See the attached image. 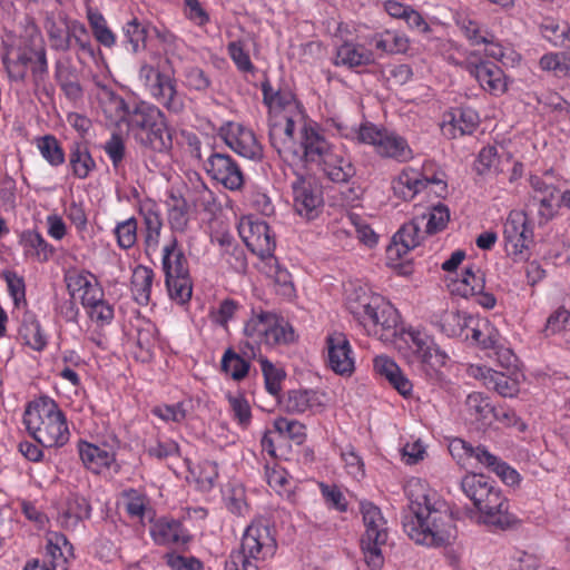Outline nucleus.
I'll return each instance as SVG.
<instances>
[{
	"mask_svg": "<svg viewBox=\"0 0 570 570\" xmlns=\"http://www.w3.org/2000/svg\"><path fill=\"white\" fill-rule=\"evenodd\" d=\"M394 195L404 199H412L417 193L426 188V180H422L414 170H403L392 185Z\"/></svg>",
	"mask_w": 570,
	"mask_h": 570,
	"instance_id": "bb28decb",
	"label": "nucleus"
},
{
	"mask_svg": "<svg viewBox=\"0 0 570 570\" xmlns=\"http://www.w3.org/2000/svg\"><path fill=\"white\" fill-rule=\"evenodd\" d=\"M463 493L473 502L482 521L495 529L507 530L519 523L509 512V503L495 482L481 473H469L461 480Z\"/></svg>",
	"mask_w": 570,
	"mask_h": 570,
	"instance_id": "f03ea898",
	"label": "nucleus"
},
{
	"mask_svg": "<svg viewBox=\"0 0 570 570\" xmlns=\"http://www.w3.org/2000/svg\"><path fill=\"white\" fill-rule=\"evenodd\" d=\"M229 405L234 412L235 419L243 426L250 422L252 413L248 402L243 396H228Z\"/></svg>",
	"mask_w": 570,
	"mask_h": 570,
	"instance_id": "0e129e2a",
	"label": "nucleus"
},
{
	"mask_svg": "<svg viewBox=\"0 0 570 570\" xmlns=\"http://www.w3.org/2000/svg\"><path fill=\"white\" fill-rule=\"evenodd\" d=\"M274 428L281 435L287 434L297 444H301L305 439L304 425L297 421L278 417L274 422Z\"/></svg>",
	"mask_w": 570,
	"mask_h": 570,
	"instance_id": "4d7b16f0",
	"label": "nucleus"
},
{
	"mask_svg": "<svg viewBox=\"0 0 570 570\" xmlns=\"http://www.w3.org/2000/svg\"><path fill=\"white\" fill-rule=\"evenodd\" d=\"M20 244L28 249H36V254L40 257L41 253L46 252L48 245L42 236L35 230H26L20 235Z\"/></svg>",
	"mask_w": 570,
	"mask_h": 570,
	"instance_id": "774afa93",
	"label": "nucleus"
},
{
	"mask_svg": "<svg viewBox=\"0 0 570 570\" xmlns=\"http://www.w3.org/2000/svg\"><path fill=\"white\" fill-rule=\"evenodd\" d=\"M91 507L86 498L72 495L67 501V509L61 515V523L67 529H76L80 521L89 519Z\"/></svg>",
	"mask_w": 570,
	"mask_h": 570,
	"instance_id": "cd10ccee",
	"label": "nucleus"
},
{
	"mask_svg": "<svg viewBox=\"0 0 570 570\" xmlns=\"http://www.w3.org/2000/svg\"><path fill=\"white\" fill-rule=\"evenodd\" d=\"M292 183L294 208L299 216L312 219L323 205V194L320 186L311 176L296 173Z\"/></svg>",
	"mask_w": 570,
	"mask_h": 570,
	"instance_id": "6e6552de",
	"label": "nucleus"
},
{
	"mask_svg": "<svg viewBox=\"0 0 570 570\" xmlns=\"http://www.w3.org/2000/svg\"><path fill=\"white\" fill-rule=\"evenodd\" d=\"M139 79L144 81L155 97L163 99L164 106L169 111L178 114L184 109V101L176 90L175 80L168 75L144 63L139 69Z\"/></svg>",
	"mask_w": 570,
	"mask_h": 570,
	"instance_id": "0eeeda50",
	"label": "nucleus"
},
{
	"mask_svg": "<svg viewBox=\"0 0 570 570\" xmlns=\"http://www.w3.org/2000/svg\"><path fill=\"white\" fill-rule=\"evenodd\" d=\"M316 401V392L311 390H292L284 402L287 413L301 414L311 409Z\"/></svg>",
	"mask_w": 570,
	"mask_h": 570,
	"instance_id": "ea45409f",
	"label": "nucleus"
},
{
	"mask_svg": "<svg viewBox=\"0 0 570 570\" xmlns=\"http://www.w3.org/2000/svg\"><path fill=\"white\" fill-rule=\"evenodd\" d=\"M272 320V313L262 312L259 315L253 316L244 327V334L248 338L244 343L242 352L246 357H255L256 345L265 342L268 323Z\"/></svg>",
	"mask_w": 570,
	"mask_h": 570,
	"instance_id": "dca6fc26",
	"label": "nucleus"
},
{
	"mask_svg": "<svg viewBox=\"0 0 570 570\" xmlns=\"http://www.w3.org/2000/svg\"><path fill=\"white\" fill-rule=\"evenodd\" d=\"M468 70L484 90L495 95L505 90L507 85L502 79L503 72L497 65L481 61L480 63H470Z\"/></svg>",
	"mask_w": 570,
	"mask_h": 570,
	"instance_id": "2eb2a0df",
	"label": "nucleus"
},
{
	"mask_svg": "<svg viewBox=\"0 0 570 570\" xmlns=\"http://www.w3.org/2000/svg\"><path fill=\"white\" fill-rule=\"evenodd\" d=\"M79 455L87 469L100 473L102 468H110L115 463V454L97 445L80 442Z\"/></svg>",
	"mask_w": 570,
	"mask_h": 570,
	"instance_id": "4be33fe9",
	"label": "nucleus"
},
{
	"mask_svg": "<svg viewBox=\"0 0 570 570\" xmlns=\"http://www.w3.org/2000/svg\"><path fill=\"white\" fill-rule=\"evenodd\" d=\"M419 217L421 225L426 219L424 233L426 235H434L446 227L450 220V210L446 205L439 203Z\"/></svg>",
	"mask_w": 570,
	"mask_h": 570,
	"instance_id": "473e14b6",
	"label": "nucleus"
},
{
	"mask_svg": "<svg viewBox=\"0 0 570 570\" xmlns=\"http://www.w3.org/2000/svg\"><path fill=\"white\" fill-rule=\"evenodd\" d=\"M320 166L324 174L334 183H347L355 174V167L350 160L333 153Z\"/></svg>",
	"mask_w": 570,
	"mask_h": 570,
	"instance_id": "a878e982",
	"label": "nucleus"
},
{
	"mask_svg": "<svg viewBox=\"0 0 570 570\" xmlns=\"http://www.w3.org/2000/svg\"><path fill=\"white\" fill-rule=\"evenodd\" d=\"M489 384H492L493 389L504 397H512L519 391L517 381L499 372H494L490 375Z\"/></svg>",
	"mask_w": 570,
	"mask_h": 570,
	"instance_id": "052dcab7",
	"label": "nucleus"
},
{
	"mask_svg": "<svg viewBox=\"0 0 570 570\" xmlns=\"http://www.w3.org/2000/svg\"><path fill=\"white\" fill-rule=\"evenodd\" d=\"M262 91H263V101L269 108H273V107L285 108L294 99L293 94L288 90H282V89L274 90V88L272 87L268 79H266L262 83Z\"/></svg>",
	"mask_w": 570,
	"mask_h": 570,
	"instance_id": "09e8293b",
	"label": "nucleus"
},
{
	"mask_svg": "<svg viewBox=\"0 0 570 570\" xmlns=\"http://www.w3.org/2000/svg\"><path fill=\"white\" fill-rule=\"evenodd\" d=\"M480 450L487 449L484 446L473 448L470 443L465 442L462 439H454L449 445V451L452 454V456L459 459H462L463 456L475 458L478 462H480Z\"/></svg>",
	"mask_w": 570,
	"mask_h": 570,
	"instance_id": "69168bd1",
	"label": "nucleus"
},
{
	"mask_svg": "<svg viewBox=\"0 0 570 570\" xmlns=\"http://www.w3.org/2000/svg\"><path fill=\"white\" fill-rule=\"evenodd\" d=\"M150 532L158 544H185L189 540L177 520L160 519L154 523Z\"/></svg>",
	"mask_w": 570,
	"mask_h": 570,
	"instance_id": "aec40b11",
	"label": "nucleus"
},
{
	"mask_svg": "<svg viewBox=\"0 0 570 570\" xmlns=\"http://www.w3.org/2000/svg\"><path fill=\"white\" fill-rule=\"evenodd\" d=\"M465 406L470 415L474 416L476 421H480L483 425H491V414L494 411V406L491 405L489 399L482 393L473 392L469 394L465 400Z\"/></svg>",
	"mask_w": 570,
	"mask_h": 570,
	"instance_id": "f704fd0d",
	"label": "nucleus"
},
{
	"mask_svg": "<svg viewBox=\"0 0 570 570\" xmlns=\"http://www.w3.org/2000/svg\"><path fill=\"white\" fill-rule=\"evenodd\" d=\"M230 130L224 136L227 146L239 156L249 160H261L263 148L254 132L242 125H230Z\"/></svg>",
	"mask_w": 570,
	"mask_h": 570,
	"instance_id": "ddd939ff",
	"label": "nucleus"
},
{
	"mask_svg": "<svg viewBox=\"0 0 570 570\" xmlns=\"http://www.w3.org/2000/svg\"><path fill=\"white\" fill-rule=\"evenodd\" d=\"M104 150L110 158L114 169L117 170L126 156V146L122 137L118 134H112L105 144Z\"/></svg>",
	"mask_w": 570,
	"mask_h": 570,
	"instance_id": "6e6d98bb",
	"label": "nucleus"
},
{
	"mask_svg": "<svg viewBox=\"0 0 570 570\" xmlns=\"http://www.w3.org/2000/svg\"><path fill=\"white\" fill-rule=\"evenodd\" d=\"M499 164L500 158L498 156L497 148L493 146H487L480 150L478 158L474 161V170L478 175H485L492 168L497 173H501L503 169L498 167Z\"/></svg>",
	"mask_w": 570,
	"mask_h": 570,
	"instance_id": "3c124183",
	"label": "nucleus"
},
{
	"mask_svg": "<svg viewBox=\"0 0 570 570\" xmlns=\"http://www.w3.org/2000/svg\"><path fill=\"white\" fill-rule=\"evenodd\" d=\"M147 27L138 19L127 21L119 36V45L125 51L136 55L146 48Z\"/></svg>",
	"mask_w": 570,
	"mask_h": 570,
	"instance_id": "a211bd4d",
	"label": "nucleus"
},
{
	"mask_svg": "<svg viewBox=\"0 0 570 570\" xmlns=\"http://www.w3.org/2000/svg\"><path fill=\"white\" fill-rule=\"evenodd\" d=\"M240 235L247 248L261 258L273 257L276 247L275 235L267 223L263 220L252 222L240 227Z\"/></svg>",
	"mask_w": 570,
	"mask_h": 570,
	"instance_id": "9d476101",
	"label": "nucleus"
},
{
	"mask_svg": "<svg viewBox=\"0 0 570 570\" xmlns=\"http://www.w3.org/2000/svg\"><path fill=\"white\" fill-rule=\"evenodd\" d=\"M450 124L461 135L472 134L479 125V115L471 108H456L451 114Z\"/></svg>",
	"mask_w": 570,
	"mask_h": 570,
	"instance_id": "49530a36",
	"label": "nucleus"
},
{
	"mask_svg": "<svg viewBox=\"0 0 570 570\" xmlns=\"http://www.w3.org/2000/svg\"><path fill=\"white\" fill-rule=\"evenodd\" d=\"M88 21L96 40L104 47L110 48L117 43V37L107 26V21L99 11L88 10Z\"/></svg>",
	"mask_w": 570,
	"mask_h": 570,
	"instance_id": "58836bf2",
	"label": "nucleus"
},
{
	"mask_svg": "<svg viewBox=\"0 0 570 570\" xmlns=\"http://www.w3.org/2000/svg\"><path fill=\"white\" fill-rule=\"evenodd\" d=\"M328 366L340 375H351L354 372L352 350L346 335L334 332L326 337Z\"/></svg>",
	"mask_w": 570,
	"mask_h": 570,
	"instance_id": "f8f14e48",
	"label": "nucleus"
},
{
	"mask_svg": "<svg viewBox=\"0 0 570 570\" xmlns=\"http://www.w3.org/2000/svg\"><path fill=\"white\" fill-rule=\"evenodd\" d=\"M249 366V361L234 352V350L225 351L222 358V371L230 375L234 381H242L246 377Z\"/></svg>",
	"mask_w": 570,
	"mask_h": 570,
	"instance_id": "4c0bfd02",
	"label": "nucleus"
},
{
	"mask_svg": "<svg viewBox=\"0 0 570 570\" xmlns=\"http://www.w3.org/2000/svg\"><path fill=\"white\" fill-rule=\"evenodd\" d=\"M363 313L367 316L375 326H381L382 331L387 332L381 336L395 335V327L399 323V315L396 309L391 305L374 306L372 303L363 305Z\"/></svg>",
	"mask_w": 570,
	"mask_h": 570,
	"instance_id": "412c9836",
	"label": "nucleus"
},
{
	"mask_svg": "<svg viewBox=\"0 0 570 570\" xmlns=\"http://www.w3.org/2000/svg\"><path fill=\"white\" fill-rule=\"evenodd\" d=\"M29 434L42 446H62L69 440L67 420L57 403L47 397L30 402L23 414Z\"/></svg>",
	"mask_w": 570,
	"mask_h": 570,
	"instance_id": "20e7f679",
	"label": "nucleus"
},
{
	"mask_svg": "<svg viewBox=\"0 0 570 570\" xmlns=\"http://www.w3.org/2000/svg\"><path fill=\"white\" fill-rule=\"evenodd\" d=\"M69 164L75 177L85 179L96 168L87 145L83 141H73L70 147Z\"/></svg>",
	"mask_w": 570,
	"mask_h": 570,
	"instance_id": "5701e85b",
	"label": "nucleus"
},
{
	"mask_svg": "<svg viewBox=\"0 0 570 570\" xmlns=\"http://www.w3.org/2000/svg\"><path fill=\"white\" fill-rule=\"evenodd\" d=\"M166 286L171 299L179 304L188 302L191 297V281L188 276L166 277Z\"/></svg>",
	"mask_w": 570,
	"mask_h": 570,
	"instance_id": "de8ad7c7",
	"label": "nucleus"
},
{
	"mask_svg": "<svg viewBox=\"0 0 570 570\" xmlns=\"http://www.w3.org/2000/svg\"><path fill=\"white\" fill-rule=\"evenodd\" d=\"M118 108L124 111L122 120L129 129L137 130L136 139L140 145L158 153L171 148V134L159 108L146 102L136 104L130 108L124 99L119 100Z\"/></svg>",
	"mask_w": 570,
	"mask_h": 570,
	"instance_id": "7ed1b4c3",
	"label": "nucleus"
},
{
	"mask_svg": "<svg viewBox=\"0 0 570 570\" xmlns=\"http://www.w3.org/2000/svg\"><path fill=\"white\" fill-rule=\"evenodd\" d=\"M377 153L384 157H391L399 160L411 158V149L405 139L394 135L384 134L381 144H379Z\"/></svg>",
	"mask_w": 570,
	"mask_h": 570,
	"instance_id": "e433bc0d",
	"label": "nucleus"
},
{
	"mask_svg": "<svg viewBox=\"0 0 570 570\" xmlns=\"http://www.w3.org/2000/svg\"><path fill=\"white\" fill-rule=\"evenodd\" d=\"M2 277L4 278L8 287V292L13 299L16 307L26 305V284L22 276L18 275L13 271H3Z\"/></svg>",
	"mask_w": 570,
	"mask_h": 570,
	"instance_id": "8fccbe9b",
	"label": "nucleus"
},
{
	"mask_svg": "<svg viewBox=\"0 0 570 570\" xmlns=\"http://www.w3.org/2000/svg\"><path fill=\"white\" fill-rule=\"evenodd\" d=\"M451 293L468 298L484 289V274L472 267H466L461 278L454 279L449 285Z\"/></svg>",
	"mask_w": 570,
	"mask_h": 570,
	"instance_id": "b1692460",
	"label": "nucleus"
},
{
	"mask_svg": "<svg viewBox=\"0 0 570 570\" xmlns=\"http://www.w3.org/2000/svg\"><path fill=\"white\" fill-rule=\"evenodd\" d=\"M276 539L267 523L255 521L249 524L242 538L240 548L233 551L226 561V570H258L254 561L274 556Z\"/></svg>",
	"mask_w": 570,
	"mask_h": 570,
	"instance_id": "39448f33",
	"label": "nucleus"
},
{
	"mask_svg": "<svg viewBox=\"0 0 570 570\" xmlns=\"http://www.w3.org/2000/svg\"><path fill=\"white\" fill-rule=\"evenodd\" d=\"M163 269L165 277L169 278L189 275L187 258L181 250L177 249L175 238L164 248Z\"/></svg>",
	"mask_w": 570,
	"mask_h": 570,
	"instance_id": "393cba45",
	"label": "nucleus"
},
{
	"mask_svg": "<svg viewBox=\"0 0 570 570\" xmlns=\"http://www.w3.org/2000/svg\"><path fill=\"white\" fill-rule=\"evenodd\" d=\"M405 494L409 500L403 515V528L419 544L442 547L456 538V527L443 503H432L426 487L419 479L407 482Z\"/></svg>",
	"mask_w": 570,
	"mask_h": 570,
	"instance_id": "f257e3e1",
	"label": "nucleus"
},
{
	"mask_svg": "<svg viewBox=\"0 0 570 570\" xmlns=\"http://www.w3.org/2000/svg\"><path fill=\"white\" fill-rule=\"evenodd\" d=\"M154 281V272L146 266H137L131 276V292L135 301L140 305H147L150 299V291Z\"/></svg>",
	"mask_w": 570,
	"mask_h": 570,
	"instance_id": "c85d7f7f",
	"label": "nucleus"
},
{
	"mask_svg": "<svg viewBox=\"0 0 570 570\" xmlns=\"http://www.w3.org/2000/svg\"><path fill=\"white\" fill-rule=\"evenodd\" d=\"M272 258L275 262L273 278L277 287L276 291L285 297H292L294 295L295 288L292 282L291 274L285 268H282L279 266L276 258Z\"/></svg>",
	"mask_w": 570,
	"mask_h": 570,
	"instance_id": "bf43d9fd",
	"label": "nucleus"
},
{
	"mask_svg": "<svg viewBox=\"0 0 570 570\" xmlns=\"http://www.w3.org/2000/svg\"><path fill=\"white\" fill-rule=\"evenodd\" d=\"M372 61V52L351 43H344L337 50L336 65L354 68L370 65Z\"/></svg>",
	"mask_w": 570,
	"mask_h": 570,
	"instance_id": "2f4dec72",
	"label": "nucleus"
},
{
	"mask_svg": "<svg viewBox=\"0 0 570 570\" xmlns=\"http://www.w3.org/2000/svg\"><path fill=\"white\" fill-rule=\"evenodd\" d=\"M118 245L128 249L132 247L137 239V222L134 217L119 223L115 228Z\"/></svg>",
	"mask_w": 570,
	"mask_h": 570,
	"instance_id": "864d4df0",
	"label": "nucleus"
},
{
	"mask_svg": "<svg viewBox=\"0 0 570 570\" xmlns=\"http://www.w3.org/2000/svg\"><path fill=\"white\" fill-rule=\"evenodd\" d=\"M479 455L480 463L493 471L505 484L514 485L519 482V473L488 450H480Z\"/></svg>",
	"mask_w": 570,
	"mask_h": 570,
	"instance_id": "7c9ffc66",
	"label": "nucleus"
},
{
	"mask_svg": "<svg viewBox=\"0 0 570 570\" xmlns=\"http://www.w3.org/2000/svg\"><path fill=\"white\" fill-rule=\"evenodd\" d=\"M38 149L51 166L57 167L65 163V151L55 136L46 135L39 138Z\"/></svg>",
	"mask_w": 570,
	"mask_h": 570,
	"instance_id": "a18cd8bd",
	"label": "nucleus"
},
{
	"mask_svg": "<svg viewBox=\"0 0 570 570\" xmlns=\"http://www.w3.org/2000/svg\"><path fill=\"white\" fill-rule=\"evenodd\" d=\"M302 155L297 153V156L292 157L293 159L298 158L306 165L316 163L320 165L328 155L332 154L328 142L323 136H321L314 128H303Z\"/></svg>",
	"mask_w": 570,
	"mask_h": 570,
	"instance_id": "4468645a",
	"label": "nucleus"
},
{
	"mask_svg": "<svg viewBox=\"0 0 570 570\" xmlns=\"http://www.w3.org/2000/svg\"><path fill=\"white\" fill-rule=\"evenodd\" d=\"M189 206L187 200L181 196L170 195L168 219L173 229L183 232L187 227L189 220Z\"/></svg>",
	"mask_w": 570,
	"mask_h": 570,
	"instance_id": "79ce46f5",
	"label": "nucleus"
},
{
	"mask_svg": "<svg viewBox=\"0 0 570 570\" xmlns=\"http://www.w3.org/2000/svg\"><path fill=\"white\" fill-rule=\"evenodd\" d=\"M204 168L213 179L230 190H238L244 185V175L239 166L227 154L210 153Z\"/></svg>",
	"mask_w": 570,
	"mask_h": 570,
	"instance_id": "1a4fd4ad",
	"label": "nucleus"
},
{
	"mask_svg": "<svg viewBox=\"0 0 570 570\" xmlns=\"http://www.w3.org/2000/svg\"><path fill=\"white\" fill-rule=\"evenodd\" d=\"M19 333L24 340V343L35 351L45 348L47 341L35 315L28 313L24 315Z\"/></svg>",
	"mask_w": 570,
	"mask_h": 570,
	"instance_id": "72a5a7b5",
	"label": "nucleus"
},
{
	"mask_svg": "<svg viewBox=\"0 0 570 570\" xmlns=\"http://www.w3.org/2000/svg\"><path fill=\"white\" fill-rule=\"evenodd\" d=\"M70 48L75 43L80 51L89 57H95V49L86 27L77 21H71V30L69 32Z\"/></svg>",
	"mask_w": 570,
	"mask_h": 570,
	"instance_id": "603ef678",
	"label": "nucleus"
},
{
	"mask_svg": "<svg viewBox=\"0 0 570 570\" xmlns=\"http://www.w3.org/2000/svg\"><path fill=\"white\" fill-rule=\"evenodd\" d=\"M136 334V358L141 362H147L151 358L154 348L156 346V328L153 324L146 323L144 326L137 328Z\"/></svg>",
	"mask_w": 570,
	"mask_h": 570,
	"instance_id": "c9c22d12",
	"label": "nucleus"
},
{
	"mask_svg": "<svg viewBox=\"0 0 570 570\" xmlns=\"http://www.w3.org/2000/svg\"><path fill=\"white\" fill-rule=\"evenodd\" d=\"M374 370L403 396H409L412 392V383L403 374L399 365L390 357L380 355L374 358Z\"/></svg>",
	"mask_w": 570,
	"mask_h": 570,
	"instance_id": "f3484780",
	"label": "nucleus"
},
{
	"mask_svg": "<svg viewBox=\"0 0 570 570\" xmlns=\"http://www.w3.org/2000/svg\"><path fill=\"white\" fill-rule=\"evenodd\" d=\"M185 83L190 89L204 91L210 86V80L203 69L189 67L185 72Z\"/></svg>",
	"mask_w": 570,
	"mask_h": 570,
	"instance_id": "680f3d73",
	"label": "nucleus"
},
{
	"mask_svg": "<svg viewBox=\"0 0 570 570\" xmlns=\"http://www.w3.org/2000/svg\"><path fill=\"white\" fill-rule=\"evenodd\" d=\"M365 532L361 538V548L366 562L374 567L383 563L382 547L386 544L389 531L381 510L371 502L361 504Z\"/></svg>",
	"mask_w": 570,
	"mask_h": 570,
	"instance_id": "423d86ee",
	"label": "nucleus"
},
{
	"mask_svg": "<svg viewBox=\"0 0 570 570\" xmlns=\"http://www.w3.org/2000/svg\"><path fill=\"white\" fill-rule=\"evenodd\" d=\"M282 136L283 125L278 122L273 124L269 128L271 145L281 157H283L285 160H289L291 157L297 156V150L292 149L291 146L287 145V141L282 138Z\"/></svg>",
	"mask_w": 570,
	"mask_h": 570,
	"instance_id": "5fc2aeb1",
	"label": "nucleus"
},
{
	"mask_svg": "<svg viewBox=\"0 0 570 570\" xmlns=\"http://www.w3.org/2000/svg\"><path fill=\"white\" fill-rule=\"evenodd\" d=\"M45 28L53 50L62 52L70 50L69 32L71 30V22L63 20L60 24L52 17H48Z\"/></svg>",
	"mask_w": 570,
	"mask_h": 570,
	"instance_id": "c756f323",
	"label": "nucleus"
},
{
	"mask_svg": "<svg viewBox=\"0 0 570 570\" xmlns=\"http://www.w3.org/2000/svg\"><path fill=\"white\" fill-rule=\"evenodd\" d=\"M470 320V317L461 315L459 311H444L440 316L439 326L449 337L461 336Z\"/></svg>",
	"mask_w": 570,
	"mask_h": 570,
	"instance_id": "37998d69",
	"label": "nucleus"
},
{
	"mask_svg": "<svg viewBox=\"0 0 570 570\" xmlns=\"http://www.w3.org/2000/svg\"><path fill=\"white\" fill-rule=\"evenodd\" d=\"M295 335L293 327L285 322H279L277 316L272 313V320L268 323L267 334L264 344L268 346L278 344H288L294 342Z\"/></svg>",
	"mask_w": 570,
	"mask_h": 570,
	"instance_id": "a19ab883",
	"label": "nucleus"
},
{
	"mask_svg": "<svg viewBox=\"0 0 570 570\" xmlns=\"http://www.w3.org/2000/svg\"><path fill=\"white\" fill-rule=\"evenodd\" d=\"M259 363L262 366L267 392L274 396H277L282 390V382L286 377L285 371L281 367H276L266 357H261Z\"/></svg>",
	"mask_w": 570,
	"mask_h": 570,
	"instance_id": "c03bdc74",
	"label": "nucleus"
},
{
	"mask_svg": "<svg viewBox=\"0 0 570 570\" xmlns=\"http://www.w3.org/2000/svg\"><path fill=\"white\" fill-rule=\"evenodd\" d=\"M570 312L564 307H558L547 320L546 327L543 330L546 336L554 335L569 325Z\"/></svg>",
	"mask_w": 570,
	"mask_h": 570,
	"instance_id": "13d9d810",
	"label": "nucleus"
},
{
	"mask_svg": "<svg viewBox=\"0 0 570 570\" xmlns=\"http://www.w3.org/2000/svg\"><path fill=\"white\" fill-rule=\"evenodd\" d=\"M409 336L422 363L430 365L432 368L445 364V353L441 352L425 333L411 331L409 332Z\"/></svg>",
	"mask_w": 570,
	"mask_h": 570,
	"instance_id": "6ab92c4d",
	"label": "nucleus"
},
{
	"mask_svg": "<svg viewBox=\"0 0 570 570\" xmlns=\"http://www.w3.org/2000/svg\"><path fill=\"white\" fill-rule=\"evenodd\" d=\"M165 557L173 570H203L202 562L196 558H186L176 553H167Z\"/></svg>",
	"mask_w": 570,
	"mask_h": 570,
	"instance_id": "338daca9",
	"label": "nucleus"
},
{
	"mask_svg": "<svg viewBox=\"0 0 570 570\" xmlns=\"http://www.w3.org/2000/svg\"><path fill=\"white\" fill-rule=\"evenodd\" d=\"M425 233L421 230L420 217L415 216L411 222L402 227L392 237L391 244L386 248L387 259L390 262L401 259L409 250L420 245Z\"/></svg>",
	"mask_w": 570,
	"mask_h": 570,
	"instance_id": "9b49d317",
	"label": "nucleus"
},
{
	"mask_svg": "<svg viewBox=\"0 0 570 570\" xmlns=\"http://www.w3.org/2000/svg\"><path fill=\"white\" fill-rule=\"evenodd\" d=\"M79 76V70L73 66L70 57L56 61L55 78L57 82L78 80Z\"/></svg>",
	"mask_w": 570,
	"mask_h": 570,
	"instance_id": "e2e57ef3",
	"label": "nucleus"
}]
</instances>
